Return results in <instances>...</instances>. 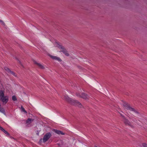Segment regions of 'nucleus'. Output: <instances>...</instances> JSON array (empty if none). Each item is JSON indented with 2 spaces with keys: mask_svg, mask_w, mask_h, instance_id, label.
Segmentation results:
<instances>
[{
  "mask_svg": "<svg viewBox=\"0 0 147 147\" xmlns=\"http://www.w3.org/2000/svg\"><path fill=\"white\" fill-rule=\"evenodd\" d=\"M68 99L66 98L67 100H68L69 101H70L72 105H76L80 107H81L82 106L81 103L78 101L74 100H71L70 98H69L68 97Z\"/></svg>",
  "mask_w": 147,
  "mask_h": 147,
  "instance_id": "f257e3e1",
  "label": "nucleus"
},
{
  "mask_svg": "<svg viewBox=\"0 0 147 147\" xmlns=\"http://www.w3.org/2000/svg\"><path fill=\"white\" fill-rule=\"evenodd\" d=\"M123 106L124 108L127 110L134 112L135 111L134 109L131 107L127 103H124L123 104Z\"/></svg>",
  "mask_w": 147,
  "mask_h": 147,
  "instance_id": "f03ea898",
  "label": "nucleus"
},
{
  "mask_svg": "<svg viewBox=\"0 0 147 147\" xmlns=\"http://www.w3.org/2000/svg\"><path fill=\"white\" fill-rule=\"evenodd\" d=\"M51 136V134L50 132L46 133L44 136L43 138V142H45L47 141L50 138Z\"/></svg>",
  "mask_w": 147,
  "mask_h": 147,
  "instance_id": "7ed1b4c3",
  "label": "nucleus"
},
{
  "mask_svg": "<svg viewBox=\"0 0 147 147\" xmlns=\"http://www.w3.org/2000/svg\"><path fill=\"white\" fill-rule=\"evenodd\" d=\"M76 95L77 96L82 98L85 99H88L89 97V96L88 95H87L86 94L84 93H82L81 95L80 94L78 93H76Z\"/></svg>",
  "mask_w": 147,
  "mask_h": 147,
  "instance_id": "20e7f679",
  "label": "nucleus"
},
{
  "mask_svg": "<svg viewBox=\"0 0 147 147\" xmlns=\"http://www.w3.org/2000/svg\"><path fill=\"white\" fill-rule=\"evenodd\" d=\"M3 104H5L8 101L9 97L8 96H5L3 97L1 99Z\"/></svg>",
  "mask_w": 147,
  "mask_h": 147,
  "instance_id": "39448f33",
  "label": "nucleus"
},
{
  "mask_svg": "<svg viewBox=\"0 0 147 147\" xmlns=\"http://www.w3.org/2000/svg\"><path fill=\"white\" fill-rule=\"evenodd\" d=\"M58 47L63 50L61 51L66 56H68L69 55V54L68 53L67 51L65 49H64V48L63 46L58 45Z\"/></svg>",
  "mask_w": 147,
  "mask_h": 147,
  "instance_id": "423d86ee",
  "label": "nucleus"
},
{
  "mask_svg": "<svg viewBox=\"0 0 147 147\" xmlns=\"http://www.w3.org/2000/svg\"><path fill=\"white\" fill-rule=\"evenodd\" d=\"M121 115L122 117L123 121L124 122V123L126 125H127L129 126H131V123L129 121V120L127 119H126L125 117L123 115H122L121 114Z\"/></svg>",
  "mask_w": 147,
  "mask_h": 147,
  "instance_id": "0eeeda50",
  "label": "nucleus"
},
{
  "mask_svg": "<svg viewBox=\"0 0 147 147\" xmlns=\"http://www.w3.org/2000/svg\"><path fill=\"white\" fill-rule=\"evenodd\" d=\"M4 69L8 73L11 74L15 76H16L15 75V73L13 71H11L8 67H5L4 68Z\"/></svg>",
  "mask_w": 147,
  "mask_h": 147,
  "instance_id": "6e6552de",
  "label": "nucleus"
},
{
  "mask_svg": "<svg viewBox=\"0 0 147 147\" xmlns=\"http://www.w3.org/2000/svg\"><path fill=\"white\" fill-rule=\"evenodd\" d=\"M54 131L56 133L58 134H61L62 135L65 134L64 133L60 130H57V129H54Z\"/></svg>",
  "mask_w": 147,
  "mask_h": 147,
  "instance_id": "1a4fd4ad",
  "label": "nucleus"
},
{
  "mask_svg": "<svg viewBox=\"0 0 147 147\" xmlns=\"http://www.w3.org/2000/svg\"><path fill=\"white\" fill-rule=\"evenodd\" d=\"M51 57L53 59L57 60L59 61H61V59L57 57L56 56H51Z\"/></svg>",
  "mask_w": 147,
  "mask_h": 147,
  "instance_id": "9d476101",
  "label": "nucleus"
},
{
  "mask_svg": "<svg viewBox=\"0 0 147 147\" xmlns=\"http://www.w3.org/2000/svg\"><path fill=\"white\" fill-rule=\"evenodd\" d=\"M4 96V91L2 90H0V99Z\"/></svg>",
  "mask_w": 147,
  "mask_h": 147,
  "instance_id": "9b49d317",
  "label": "nucleus"
},
{
  "mask_svg": "<svg viewBox=\"0 0 147 147\" xmlns=\"http://www.w3.org/2000/svg\"><path fill=\"white\" fill-rule=\"evenodd\" d=\"M36 64L38 65L39 68L41 69H44V66L42 65L41 64L38 63H36Z\"/></svg>",
  "mask_w": 147,
  "mask_h": 147,
  "instance_id": "f8f14e48",
  "label": "nucleus"
},
{
  "mask_svg": "<svg viewBox=\"0 0 147 147\" xmlns=\"http://www.w3.org/2000/svg\"><path fill=\"white\" fill-rule=\"evenodd\" d=\"M20 109L21 111L24 112L25 113H27L26 111L25 110V109L22 106H21Z\"/></svg>",
  "mask_w": 147,
  "mask_h": 147,
  "instance_id": "ddd939ff",
  "label": "nucleus"
},
{
  "mask_svg": "<svg viewBox=\"0 0 147 147\" xmlns=\"http://www.w3.org/2000/svg\"><path fill=\"white\" fill-rule=\"evenodd\" d=\"M2 131H3L5 134H6L7 136H9V134L4 129Z\"/></svg>",
  "mask_w": 147,
  "mask_h": 147,
  "instance_id": "4468645a",
  "label": "nucleus"
},
{
  "mask_svg": "<svg viewBox=\"0 0 147 147\" xmlns=\"http://www.w3.org/2000/svg\"><path fill=\"white\" fill-rule=\"evenodd\" d=\"M32 121V119L29 118L26 121V123H30Z\"/></svg>",
  "mask_w": 147,
  "mask_h": 147,
  "instance_id": "2eb2a0df",
  "label": "nucleus"
},
{
  "mask_svg": "<svg viewBox=\"0 0 147 147\" xmlns=\"http://www.w3.org/2000/svg\"><path fill=\"white\" fill-rule=\"evenodd\" d=\"M12 100L14 101H16L17 100L16 97L15 96H12Z\"/></svg>",
  "mask_w": 147,
  "mask_h": 147,
  "instance_id": "dca6fc26",
  "label": "nucleus"
},
{
  "mask_svg": "<svg viewBox=\"0 0 147 147\" xmlns=\"http://www.w3.org/2000/svg\"><path fill=\"white\" fill-rule=\"evenodd\" d=\"M142 146L144 147H147V145L145 143H144L142 144Z\"/></svg>",
  "mask_w": 147,
  "mask_h": 147,
  "instance_id": "f3484780",
  "label": "nucleus"
},
{
  "mask_svg": "<svg viewBox=\"0 0 147 147\" xmlns=\"http://www.w3.org/2000/svg\"><path fill=\"white\" fill-rule=\"evenodd\" d=\"M0 22L3 25H5V23L3 21L0 20Z\"/></svg>",
  "mask_w": 147,
  "mask_h": 147,
  "instance_id": "a211bd4d",
  "label": "nucleus"
},
{
  "mask_svg": "<svg viewBox=\"0 0 147 147\" xmlns=\"http://www.w3.org/2000/svg\"><path fill=\"white\" fill-rule=\"evenodd\" d=\"M4 129L2 127L0 126V130L2 131Z\"/></svg>",
  "mask_w": 147,
  "mask_h": 147,
  "instance_id": "6ab92c4d",
  "label": "nucleus"
},
{
  "mask_svg": "<svg viewBox=\"0 0 147 147\" xmlns=\"http://www.w3.org/2000/svg\"><path fill=\"white\" fill-rule=\"evenodd\" d=\"M18 62L20 63V64H21V62H20V61L19 60H18Z\"/></svg>",
  "mask_w": 147,
  "mask_h": 147,
  "instance_id": "aec40b11",
  "label": "nucleus"
}]
</instances>
